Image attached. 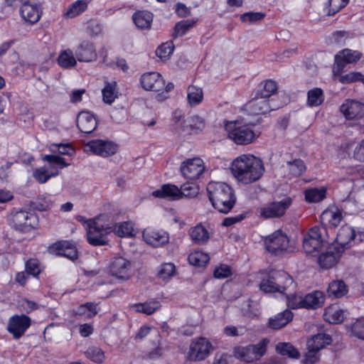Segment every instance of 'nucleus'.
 <instances>
[{
	"instance_id": "1",
	"label": "nucleus",
	"mask_w": 364,
	"mask_h": 364,
	"mask_svg": "<svg viewBox=\"0 0 364 364\" xmlns=\"http://www.w3.org/2000/svg\"><path fill=\"white\" fill-rule=\"evenodd\" d=\"M230 170L238 182L250 184L263 176L265 168L262 161L252 154H242L231 163Z\"/></svg>"
},
{
	"instance_id": "2",
	"label": "nucleus",
	"mask_w": 364,
	"mask_h": 364,
	"mask_svg": "<svg viewBox=\"0 0 364 364\" xmlns=\"http://www.w3.org/2000/svg\"><path fill=\"white\" fill-rule=\"evenodd\" d=\"M206 190L213 206L223 213H229L236 203L234 190L224 182H209Z\"/></svg>"
},
{
	"instance_id": "3",
	"label": "nucleus",
	"mask_w": 364,
	"mask_h": 364,
	"mask_svg": "<svg viewBox=\"0 0 364 364\" xmlns=\"http://www.w3.org/2000/svg\"><path fill=\"white\" fill-rule=\"evenodd\" d=\"M330 243L326 229L324 227L316 226L311 228L304 236L303 247L307 254L318 253Z\"/></svg>"
},
{
	"instance_id": "4",
	"label": "nucleus",
	"mask_w": 364,
	"mask_h": 364,
	"mask_svg": "<svg viewBox=\"0 0 364 364\" xmlns=\"http://www.w3.org/2000/svg\"><path fill=\"white\" fill-rule=\"evenodd\" d=\"M225 129L229 139L238 145H247L255 139V134L251 127L237 122H230Z\"/></svg>"
},
{
	"instance_id": "5",
	"label": "nucleus",
	"mask_w": 364,
	"mask_h": 364,
	"mask_svg": "<svg viewBox=\"0 0 364 364\" xmlns=\"http://www.w3.org/2000/svg\"><path fill=\"white\" fill-rule=\"evenodd\" d=\"M266 250L275 255L293 252L294 247L289 245L287 235L281 230H277L264 239Z\"/></svg>"
},
{
	"instance_id": "6",
	"label": "nucleus",
	"mask_w": 364,
	"mask_h": 364,
	"mask_svg": "<svg viewBox=\"0 0 364 364\" xmlns=\"http://www.w3.org/2000/svg\"><path fill=\"white\" fill-rule=\"evenodd\" d=\"M38 223V216L33 213L20 210L10 215V225L20 232H28L36 228Z\"/></svg>"
},
{
	"instance_id": "7",
	"label": "nucleus",
	"mask_w": 364,
	"mask_h": 364,
	"mask_svg": "<svg viewBox=\"0 0 364 364\" xmlns=\"http://www.w3.org/2000/svg\"><path fill=\"white\" fill-rule=\"evenodd\" d=\"M87 236L89 243L93 246L105 245L107 243V235L112 231V228L99 224L96 220L86 221Z\"/></svg>"
},
{
	"instance_id": "8",
	"label": "nucleus",
	"mask_w": 364,
	"mask_h": 364,
	"mask_svg": "<svg viewBox=\"0 0 364 364\" xmlns=\"http://www.w3.org/2000/svg\"><path fill=\"white\" fill-rule=\"evenodd\" d=\"M267 344V341L263 339L255 345L236 347L234 350L235 356L247 363L259 360L265 353Z\"/></svg>"
},
{
	"instance_id": "9",
	"label": "nucleus",
	"mask_w": 364,
	"mask_h": 364,
	"mask_svg": "<svg viewBox=\"0 0 364 364\" xmlns=\"http://www.w3.org/2000/svg\"><path fill=\"white\" fill-rule=\"evenodd\" d=\"M292 199L286 197L280 201H274L257 209L259 217L264 219L279 218L284 215L287 210L291 206Z\"/></svg>"
},
{
	"instance_id": "10",
	"label": "nucleus",
	"mask_w": 364,
	"mask_h": 364,
	"mask_svg": "<svg viewBox=\"0 0 364 364\" xmlns=\"http://www.w3.org/2000/svg\"><path fill=\"white\" fill-rule=\"evenodd\" d=\"M213 346L211 343L203 337L193 339L187 354V359L190 361H201L210 355Z\"/></svg>"
},
{
	"instance_id": "11",
	"label": "nucleus",
	"mask_w": 364,
	"mask_h": 364,
	"mask_svg": "<svg viewBox=\"0 0 364 364\" xmlns=\"http://www.w3.org/2000/svg\"><path fill=\"white\" fill-rule=\"evenodd\" d=\"M31 325V318L25 315L15 314L9 318L7 331L14 339L20 338Z\"/></svg>"
},
{
	"instance_id": "12",
	"label": "nucleus",
	"mask_w": 364,
	"mask_h": 364,
	"mask_svg": "<svg viewBox=\"0 0 364 364\" xmlns=\"http://www.w3.org/2000/svg\"><path fill=\"white\" fill-rule=\"evenodd\" d=\"M278 108L279 106L274 105L272 100H269L258 94L245 105L246 110L252 115L264 114L270 110Z\"/></svg>"
},
{
	"instance_id": "13",
	"label": "nucleus",
	"mask_w": 364,
	"mask_h": 364,
	"mask_svg": "<svg viewBox=\"0 0 364 364\" xmlns=\"http://www.w3.org/2000/svg\"><path fill=\"white\" fill-rule=\"evenodd\" d=\"M363 240L364 233L361 232H356L353 228L348 225L342 226L336 237L337 242L343 247L350 246L352 242L355 244Z\"/></svg>"
},
{
	"instance_id": "14",
	"label": "nucleus",
	"mask_w": 364,
	"mask_h": 364,
	"mask_svg": "<svg viewBox=\"0 0 364 364\" xmlns=\"http://www.w3.org/2000/svg\"><path fill=\"white\" fill-rule=\"evenodd\" d=\"M131 262L123 257H116L109 265L111 274L119 279H128L130 277Z\"/></svg>"
},
{
	"instance_id": "15",
	"label": "nucleus",
	"mask_w": 364,
	"mask_h": 364,
	"mask_svg": "<svg viewBox=\"0 0 364 364\" xmlns=\"http://www.w3.org/2000/svg\"><path fill=\"white\" fill-rule=\"evenodd\" d=\"M362 57V53L358 50L350 49H343L335 56V65L333 71L341 73L343 71L346 64L355 63Z\"/></svg>"
},
{
	"instance_id": "16",
	"label": "nucleus",
	"mask_w": 364,
	"mask_h": 364,
	"mask_svg": "<svg viewBox=\"0 0 364 364\" xmlns=\"http://www.w3.org/2000/svg\"><path fill=\"white\" fill-rule=\"evenodd\" d=\"M94 154L107 157L114 155L117 151V145L112 141L101 139L92 140L85 145Z\"/></svg>"
},
{
	"instance_id": "17",
	"label": "nucleus",
	"mask_w": 364,
	"mask_h": 364,
	"mask_svg": "<svg viewBox=\"0 0 364 364\" xmlns=\"http://www.w3.org/2000/svg\"><path fill=\"white\" fill-rule=\"evenodd\" d=\"M340 110L347 119H358L364 116V104L348 99L341 105Z\"/></svg>"
},
{
	"instance_id": "18",
	"label": "nucleus",
	"mask_w": 364,
	"mask_h": 364,
	"mask_svg": "<svg viewBox=\"0 0 364 364\" xmlns=\"http://www.w3.org/2000/svg\"><path fill=\"white\" fill-rule=\"evenodd\" d=\"M181 171L186 178L191 181L195 180L204 171L203 161L199 158L188 159L183 162Z\"/></svg>"
},
{
	"instance_id": "19",
	"label": "nucleus",
	"mask_w": 364,
	"mask_h": 364,
	"mask_svg": "<svg viewBox=\"0 0 364 364\" xmlns=\"http://www.w3.org/2000/svg\"><path fill=\"white\" fill-rule=\"evenodd\" d=\"M141 83L146 90L160 92L164 90L165 81L159 73L150 72L141 75Z\"/></svg>"
},
{
	"instance_id": "20",
	"label": "nucleus",
	"mask_w": 364,
	"mask_h": 364,
	"mask_svg": "<svg viewBox=\"0 0 364 364\" xmlns=\"http://www.w3.org/2000/svg\"><path fill=\"white\" fill-rule=\"evenodd\" d=\"M20 14L25 21L33 24L39 21L42 10L39 4L24 1L21 6Z\"/></svg>"
},
{
	"instance_id": "21",
	"label": "nucleus",
	"mask_w": 364,
	"mask_h": 364,
	"mask_svg": "<svg viewBox=\"0 0 364 364\" xmlns=\"http://www.w3.org/2000/svg\"><path fill=\"white\" fill-rule=\"evenodd\" d=\"M76 58L80 62H91L97 56L94 43L88 41L81 42L75 52Z\"/></svg>"
},
{
	"instance_id": "22",
	"label": "nucleus",
	"mask_w": 364,
	"mask_h": 364,
	"mask_svg": "<svg viewBox=\"0 0 364 364\" xmlns=\"http://www.w3.org/2000/svg\"><path fill=\"white\" fill-rule=\"evenodd\" d=\"M273 273L279 293L287 295L289 291H293L295 289L296 284L294 279L287 272L278 270L274 271Z\"/></svg>"
},
{
	"instance_id": "23",
	"label": "nucleus",
	"mask_w": 364,
	"mask_h": 364,
	"mask_svg": "<svg viewBox=\"0 0 364 364\" xmlns=\"http://www.w3.org/2000/svg\"><path fill=\"white\" fill-rule=\"evenodd\" d=\"M50 251L55 255L66 257L73 261L78 257L75 245L69 241H60L53 244L50 247Z\"/></svg>"
},
{
	"instance_id": "24",
	"label": "nucleus",
	"mask_w": 364,
	"mask_h": 364,
	"mask_svg": "<svg viewBox=\"0 0 364 364\" xmlns=\"http://www.w3.org/2000/svg\"><path fill=\"white\" fill-rule=\"evenodd\" d=\"M143 238L147 244L154 247L163 246L169 240L168 235L166 232L151 229H146L143 231Z\"/></svg>"
},
{
	"instance_id": "25",
	"label": "nucleus",
	"mask_w": 364,
	"mask_h": 364,
	"mask_svg": "<svg viewBox=\"0 0 364 364\" xmlns=\"http://www.w3.org/2000/svg\"><path fill=\"white\" fill-rule=\"evenodd\" d=\"M97 120L95 116L88 111L80 112L77 117V126L80 132L90 134L97 127Z\"/></svg>"
},
{
	"instance_id": "26",
	"label": "nucleus",
	"mask_w": 364,
	"mask_h": 364,
	"mask_svg": "<svg viewBox=\"0 0 364 364\" xmlns=\"http://www.w3.org/2000/svg\"><path fill=\"white\" fill-rule=\"evenodd\" d=\"M188 232L191 241L196 245H205L210 238L209 231L201 223L191 227Z\"/></svg>"
},
{
	"instance_id": "27",
	"label": "nucleus",
	"mask_w": 364,
	"mask_h": 364,
	"mask_svg": "<svg viewBox=\"0 0 364 364\" xmlns=\"http://www.w3.org/2000/svg\"><path fill=\"white\" fill-rule=\"evenodd\" d=\"M304 309H316L323 305L325 296L321 291H314L304 296Z\"/></svg>"
},
{
	"instance_id": "28",
	"label": "nucleus",
	"mask_w": 364,
	"mask_h": 364,
	"mask_svg": "<svg viewBox=\"0 0 364 364\" xmlns=\"http://www.w3.org/2000/svg\"><path fill=\"white\" fill-rule=\"evenodd\" d=\"M179 188L173 184H164L160 189L156 190L152 193L153 196L156 198H167L171 200L181 199Z\"/></svg>"
},
{
	"instance_id": "29",
	"label": "nucleus",
	"mask_w": 364,
	"mask_h": 364,
	"mask_svg": "<svg viewBox=\"0 0 364 364\" xmlns=\"http://www.w3.org/2000/svg\"><path fill=\"white\" fill-rule=\"evenodd\" d=\"M293 318V314L289 310H285L277 315H276L274 318H270L268 322V326L269 328L279 330L284 326H286Z\"/></svg>"
},
{
	"instance_id": "30",
	"label": "nucleus",
	"mask_w": 364,
	"mask_h": 364,
	"mask_svg": "<svg viewBox=\"0 0 364 364\" xmlns=\"http://www.w3.org/2000/svg\"><path fill=\"white\" fill-rule=\"evenodd\" d=\"M132 19L138 28L149 29L153 21V14L147 11H139L134 13Z\"/></svg>"
},
{
	"instance_id": "31",
	"label": "nucleus",
	"mask_w": 364,
	"mask_h": 364,
	"mask_svg": "<svg viewBox=\"0 0 364 364\" xmlns=\"http://www.w3.org/2000/svg\"><path fill=\"white\" fill-rule=\"evenodd\" d=\"M344 318V311L335 306L326 308L323 314L324 320L330 323H340Z\"/></svg>"
},
{
	"instance_id": "32",
	"label": "nucleus",
	"mask_w": 364,
	"mask_h": 364,
	"mask_svg": "<svg viewBox=\"0 0 364 364\" xmlns=\"http://www.w3.org/2000/svg\"><path fill=\"white\" fill-rule=\"evenodd\" d=\"M342 218L341 212L336 208L326 210L321 215V219L323 223H328L333 227H337L341 222Z\"/></svg>"
},
{
	"instance_id": "33",
	"label": "nucleus",
	"mask_w": 364,
	"mask_h": 364,
	"mask_svg": "<svg viewBox=\"0 0 364 364\" xmlns=\"http://www.w3.org/2000/svg\"><path fill=\"white\" fill-rule=\"evenodd\" d=\"M332 341L331 337L326 333H318L313 336L307 341V348H314L320 350L330 344Z\"/></svg>"
},
{
	"instance_id": "34",
	"label": "nucleus",
	"mask_w": 364,
	"mask_h": 364,
	"mask_svg": "<svg viewBox=\"0 0 364 364\" xmlns=\"http://www.w3.org/2000/svg\"><path fill=\"white\" fill-rule=\"evenodd\" d=\"M338 253L330 247L326 252L321 253L318 262L322 268L328 269L332 267L338 261Z\"/></svg>"
},
{
	"instance_id": "35",
	"label": "nucleus",
	"mask_w": 364,
	"mask_h": 364,
	"mask_svg": "<svg viewBox=\"0 0 364 364\" xmlns=\"http://www.w3.org/2000/svg\"><path fill=\"white\" fill-rule=\"evenodd\" d=\"M348 292L347 286L343 280H333L329 283L327 293L330 297L341 298Z\"/></svg>"
},
{
	"instance_id": "36",
	"label": "nucleus",
	"mask_w": 364,
	"mask_h": 364,
	"mask_svg": "<svg viewBox=\"0 0 364 364\" xmlns=\"http://www.w3.org/2000/svg\"><path fill=\"white\" fill-rule=\"evenodd\" d=\"M102 92L103 101L107 104H112L118 97L117 82H105V85L102 89Z\"/></svg>"
},
{
	"instance_id": "37",
	"label": "nucleus",
	"mask_w": 364,
	"mask_h": 364,
	"mask_svg": "<svg viewBox=\"0 0 364 364\" xmlns=\"http://www.w3.org/2000/svg\"><path fill=\"white\" fill-rule=\"evenodd\" d=\"M161 307L160 302L157 300H151L144 303L135 304L132 306L136 312L151 315Z\"/></svg>"
},
{
	"instance_id": "38",
	"label": "nucleus",
	"mask_w": 364,
	"mask_h": 364,
	"mask_svg": "<svg viewBox=\"0 0 364 364\" xmlns=\"http://www.w3.org/2000/svg\"><path fill=\"white\" fill-rule=\"evenodd\" d=\"M188 102L191 107L200 104L203 100L202 88L191 85L187 89Z\"/></svg>"
},
{
	"instance_id": "39",
	"label": "nucleus",
	"mask_w": 364,
	"mask_h": 364,
	"mask_svg": "<svg viewBox=\"0 0 364 364\" xmlns=\"http://www.w3.org/2000/svg\"><path fill=\"white\" fill-rule=\"evenodd\" d=\"M324 101L323 92L321 88L314 87L307 92V105L309 107H318Z\"/></svg>"
},
{
	"instance_id": "40",
	"label": "nucleus",
	"mask_w": 364,
	"mask_h": 364,
	"mask_svg": "<svg viewBox=\"0 0 364 364\" xmlns=\"http://www.w3.org/2000/svg\"><path fill=\"white\" fill-rule=\"evenodd\" d=\"M276 350L282 355H287L290 358L298 359L300 353L290 343H279L276 346Z\"/></svg>"
},
{
	"instance_id": "41",
	"label": "nucleus",
	"mask_w": 364,
	"mask_h": 364,
	"mask_svg": "<svg viewBox=\"0 0 364 364\" xmlns=\"http://www.w3.org/2000/svg\"><path fill=\"white\" fill-rule=\"evenodd\" d=\"M58 64L64 68H70L77 64L76 58L71 50H65L60 53L58 58Z\"/></svg>"
},
{
	"instance_id": "42",
	"label": "nucleus",
	"mask_w": 364,
	"mask_h": 364,
	"mask_svg": "<svg viewBox=\"0 0 364 364\" xmlns=\"http://www.w3.org/2000/svg\"><path fill=\"white\" fill-rule=\"evenodd\" d=\"M87 4L86 1L84 0H78L73 3L70 6H68L66 13L65 14V16L68 18H74L82 13L87 9Z\"/></svg>"
},
{
	"instance_id": "43",
	"label": "nucleus",
	"mask_w": 364,
	"mask_h": 364,
	"mask_svg": "<svg viewBox=\"0 0 364 364\" xmlns=\"http://www.w3.org/2000/svg\"><path fill=\"white\" fill-rule=\"evenodd\" d=\"M193 19L183 20L176 23L174 26L173 37L177 38L184 36L196 24Z\"/></svg>"
},
{
	"instance_id": "44",
	"label": "nucleus",
	"mask_w": 364,
	"mask_h": 364,
	"mask_svg": "<svg viewBox=\"0 0 364 364\" xmlns=\"http://www.w3.org/2000/svg\"><path fill=\"white\" fill-rule=\"evenodd\" d=\"M188 260L191 265L201 267L209 262L210 257L203 252L194 251L188 255Z\"/></svg>"
},
{
	"instance_id": "45",
	"label": "nucleus",
	"mask_w": 364,
	"mask_h": 364,
	"mask_svg": "<svg viewBox=\"0 0 364 364\" xmlns=\"http://www.w3.org/2000/svg\"><path fill=\"white\" fill-rule=\"evenodd\" d=\"M287 165L289 173L293 176H299L302 175L306 171L305 164L300 159L287 161Z\"/></svg>"
},
{
	"instance_id": "46",
	"label": "nucleus",
	"mask_w": 364,
	"mask_h": 364,
	"mask_svg": "<svg viewBox=\"0 0 364 364\" xmlns=\"http://www.w3.org/2000/svg\"><path fill=\"white\" fill-rule=\"evenodd\" d=\"M259 288L265 293H279V289L276 286L273 272L269 274L267 279H263L261 281Z\"/></svg>"
},
{
	"instance_id": "47",
	"label": "nucleus",
	"mask_w": 364,
	"mask_h": 364,
	"mask_svg": "<svg viewBox=\"0 0 364 364\" xmlns=\"http://www.w3.org/2000/svg\"><path fill=\"white\" fill-rule=\"evenodd\" d=\"M198 186L193 182H186L179 188L181 198L183 197L193 198L198 193Z\"/></svg>"
},
{
	"instance_id": "48",
	"label": "nucleus",
	"mask_w": 364,
	"mask_h": 364,
	"mask_svg": "<svg viewBox=\"0 0 364 364\" xmlns=\"http://www.w3.org/2000/svg\"><path fill=\"white\" fill-rule=\"evenodd\" d=\"M85 355L87 358L96 363H102L105 359L104 351L97 346L88 348Z\"/></svg>"
},
{
	"instance_id": "49",
	"label": "nucleus",
	"mask_w": 364,
	"mask_h": 364,
	"mask_svg": "<svg viewBox=\"0 0 364 364\" xmlns=\"http://www.w3.org/2000/svg\"><path fill=\"white\" fill-rule=\"evenodd\" d=\"M326 197V190L312 188L305 191L306 200L309 203H316L322 200Z\"/></svg>"
},
{
	"instance_id": "50",
	"label": "nucleus",
	"mask_w": 364,
	"mask_h": 364,
	"mask_svg": "<svg viewBox=\"0 0 364 364\" xmlns=\"http://www.w3.org/2000/svg\"><path fill=\"white\" fill-rule=\"evenodd\" d=\"M262 87L259 91L258 95L267 98H269L276 92L277 90V84L272 80H268L262 83Z\"/></svg>"
},
{
	"instance_id": "51",
	"label": "nucleus",
	"mask_w": 364,
	"mask_h": 364,
	"mask_svg": "<svg viewBox=\"0 0 364 364\" xmlns=\"http://www.w3.org/2000/svg\"><path fill=\"white\" fill-rule=\"evenodd\" d=\"M174 50V46L172 42L162 43L156 50V53L159 58L163 60L169 58Z\"/></svg>"
},
{
	"instance_id": "52",
	"label": "nucleus",
	"mask_w": 364,
	"mask_h": 364,
	"mask_svg": "<svg viewBox=\"0 0 364 364\" xmlns=\"http://www.w3.org/2000/svg\"><path fill=\"white\" fill-rule=\"evenodd\" d=\"M59 172L57 170L49 173L48 170L44 167L37 168L33 172V177L41 183H46L50 177L58 175Z\"/></svg>"
},
{
	"instance_id": "53",
	"label": "nucleus",
	"mask_w": 364,
	"mask_h": 364,
	"mask_svg": "<svg viewBox=\"0 0 364 364\" xmlns=\"http://www.w3.org/2000/svg\"><path fill=\"white\" fill-rule=\"evenodd\" d=\"M53 205V200L49 196H39L34 202L33 207L39 211H45L50 209Z\"/></svg>"
},
{
	"instance_id": "54",
	"label": "nucleus",
	"mask_w": 364,
	"mask_h": 364,
	"mask_svg": "<svg viewBox=\"0 0 364 364\" xmlns=\"http://www.w3.org/2000/svg\"><path fill=\"white\" fill-rule=\"evenodd\" d=\"M175 272V266L172 263H164L159 268L158 277L166 280L171 278Z\"/></svg>"
},
{
	"instance_id": "55",
	"label": "nucleus",
	"mask_w": 364,
	"mask_h": 364,
	"mask_svg": "<svg viewBox=\"0 0 364 364\" xmlns=\"http://www.w3.org/2000/svg\"><path fill=\"white\" fill-rule=\"evenodd\" d=\"M348 0H328V16H333L346 6Z\"/></svg>"
},
{
	"instance_id": "56",
	"label": "nucleus",
	"mask_w": 364,
	"mask_h": 364,
	"mask_svg": "<svg viewBox=\"0 0 364 364\" xmlns=\"http://www.w3.org/2000/svg\"><path fill=\"white\" fill-rule=\"evenodd\" d=\"M287 304L291 309H300L303 308L304 296L302 295H297L291 294V291H288Z\"/></svg>"
},
{
	"instance_id": "57",
	"label": "nucleus",
	"mask_w": 364,
	"mask_h": 364,
	"mask_svg": "<svg viewBox=\"0 0 364 364\" xmlns=\"http://www.w3.org/2000/svg\"><path fill=\"white\" fill-rule=\"evenodd\" d=\"M264 16L262 12H247L240 16V20L244 23H255L262 20Z\"/></svg>"
},
{
	"instance_id": "58",
	"label": "nucleus",
	"mask_w": 364,
	"mask_h": 364,
	"mask_svg": "<svg viewBox=\"0 0 364 364\" xmlns=\"http://www.w3.org/2000/svg\"><path fill=\"white\" fill-rule=\"evenodd\" d=\"M351 331L354 336L364 340V317L358 318L352 324Z\"/></svg>"
},
{
	"instance_id": "59",
	"label": "nucleus",
	"mask_w": 364,
	"mask_h": 364,
	"mask_svg": "<svg viewBox=\"0 0 364 364\" xmlns=\"http://www.w3.org/2000/svg\"><path fill=\"white\" fill-rule=\"evenodd\" d=\"M50 149L52 151H58L63 155L70 156L74 152V149L70 144H53Z\"/></svg>"
},
{
	"instance_id": "60",
	"label": "nucleus",
	"mask_w": 364,
	"mask_h": 364,
	"mask_svg": "<svg viewBox=\"0 0 364 364\" xmlns=\"http://www.w3.org/2000/svg\"><path fill=\"white\" fill-rule=\"evenodd\" d=\"M26 274L32 275L33 277L38 276L41 272L38 261L35 259L28 260L26 262Z\"/></svg>"
},
{
	"instance_id": "61",
	"label": "nucleus",
	"mask_w": 364,
	"mask_h": 364,
	"mask_svg": "<svg viewBox=\"0 0 364 364\" xmlns=\"http://www.w3.org/2000/svg\"><path fill=\"white\" fill-rule=\"evenodd\" d=\"M77 314H87L88 318H92L97 314L96 310V304L94 303H86L81 305L77 310Z\"/></svg>"
},
{
	"instance_id": "62",
	"label": "nucleus",
	"mask_w": 364,
	"mask_h": 364,
	"mask_svg": "<svg viewBox=\"0 0 364 364\" xmlns=\"http://www.w3.org/2000/svg\"><path fill=\"white\" fill-rule=\"evenodd\" d=\"M308 351L305 354L303 363L304 364H314L319 360V353L318 350L311 348H307Z\"/></svg>"
},
{
	"instance_id": "63",
	"label": "nucleus",
	"mask_w": 364,
	"mask_h": 364,
	"mask_svg": "<svg viewBox=\"0 0 364 364\" xmlns=\"http://www.w3.org/2000/svg\"><path fill=\"white\" fill-rule=\"evenodd\" d=\"M117 234L120 237H127L132 235V225L128 222L119 224L115 229Z\"/></svg>"
},
{
	"instance_id": "64",
	"label": "nucleus",
	"mask_w": 364,
	"mask_h": 364,
	"mask_svg": "<svg viewBox=\"0 0 364 364\" xmlns=\"http://www.w3.org/2000/svg\"><path fill=\"white\" fill-rule=\"evenodd\" d=\"M43 160L48 161L49 164L60 166V168L67 167L69 165L65 162L64 158L54 154L46 155L43 156Z\"/></svg>"
}]
</instances>
